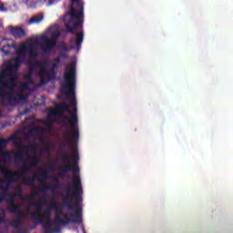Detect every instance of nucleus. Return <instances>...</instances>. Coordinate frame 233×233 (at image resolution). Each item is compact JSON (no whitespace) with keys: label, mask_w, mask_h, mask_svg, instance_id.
<instances>
[{"label":"nucleus","mask_w":233,"mask_h":233,"mask_svg":"<svg viewBox=\"0 0 233 233\" xmlns=\"http://www.w3.org/2000/svg\"><path fill=\"white\" fill-rule=\"evenodd\" d=\"M60 92L65 94L68 99L71 101V105L66 104V102H62L56 104L55 110L51 112L52 116H63L65 112H69V116H64L62 120L63 125H70L69 129L64 133V144L61 146L59 152L60 156H63L61 161L64 165H71L70 161H76L79 159V153H76L72 157L66 150V147L68 148H74V145H77L79 141V127H77V123L79 119L77 118V100H76V67H66L64 72V83L60 86ZM75 106L73 111H70V106Z\"/></svg>","instance_id":"1"},{"label":"nucleus","mask_w":233,"mask_h":233,"mask_svg":"<svg viewBox=\"0 0 233 233\" xmlns=\"http://www.w3.org/2000/svg\"><path fill=\"white\" fill-rule=\"evenodd\" d=\"M67 195L64 197V207H66L68 210H76L71 214V218L68 215L64 214L63 210H60L55 214V223L57 225H63L66 227L69 223H76L81 225L83 223V209L79 207L81 201H83V185L81 184V177L79 176L73 177V186L68 185L65 187Z\"/></svg>","instance_id":"2"},{"label":"nucleus","mask_w":233,"mask_h":233,"mask_svg":"<svg viewBox=\"0 0 233 233\" xmlns=\"http://www.w3.org/2000/svg\"><path fill=\"white\" fill-rule=\"evenodd\" d=\"M15 136H12L6 139L0 137V156L2 157L0 158V172L5 177L2 183L10 185V183H17V180L20 179L25 187H32L34 181H40V183L46 181L48 179V171L43 167H40L38 172L33 177H25L19 172L12 171V169L3 167L2 163L6 164L8 160L12 158V152L6 150V147L10 141H15Z\"/></svg>","instance_id":"3"},{"label":"nucleus","mask_w":233,"mask_h":233,"mask_svg":"<svg viewBox=\"0 0 233 233\" xmlns=\"http://www.w3.org/2000/svg\"><path fill=\"white\" fill-rule=\"evenodd\" d=\"M72 5L76 4L78 12L74 8V5H70L69 14H66L64 21L67 34H75L76 28L83 27V14L84 5L81 0H71ZM69 15V20L66 22V17Z\"/></svg>","instance_id":"4"},{"label":"nucleus","mask_w":233,"mask_h":233,"mask_svg":"<svg viewBox=\"0 0 233 233\" xmlns=\"http://www.w3.org/2000/svg\"><path fill=\"white\" fill-rule=\"evenodd\" d=\"M9 82H5L6 79V73H0V99H7L9 103L17 105V98L14 96V88L17 86L15 78L12 73L9 74Z\"/></svg>","instance_id":"5"},{"label":"nucleus","mask_w":233,"mask_h":233,"mask_svg":"<svg viewBox=\"0 0 233 233\" xmlns=\"http://www.w3.org/2000/svg\"><path fill=\"white\" fill-rule=\"evenodd\" d=\"M46 61L40 62L36 60L29 66V72H34L35 68L39 69L38 76L40 77V85H46V83L52 81V74L46 71Z\"/></svg>","instance_id":"6"},{"label":"nucleus","mask_w":233,"mask_h":233,"mask_svg":"<svg viewBox=\"0 0 233 233\" xmlns=\"http://www.w3.org/2000/svg\"><path fill=\"white\" fill-rule=\"evenodd\" d=\"M61 35L59 31H55L52 33V39L49 40L46 35L41 36V41L45 44V46H42V51L44 54H48V52H52L56 46H57V38Z\"/></svg>","instance_id":"7"},{"label":"nucleus","mask_w":233,"mask_h":233,"mask_svg":"<svg viewBox=\"0 0 233 233\" xmlns=\"http://www.w3.org/2000/svg\"><path fill=\"white\" fill-rule=\"evenodd\" d=\"M32 207H35L36 209L35 212L31 214V219L33 221H36V225H43V213H41V210H43V207L46 205V200H38L35 201L32 204Z\"/></svg>","instance_id":"8"},{"label":"nucleus","mask_w":233,"mask_h":233,"mask_svg":"<svg viewBox=\"0 0 233 233\" xmlns=\"http://www.w3.org/2000/svg\"><path fill=\"white\" fill-rule=\"evenodd\" d=\"M37 43H30L27 46L22 45L20 49L16 51V55L21 57V56H25V54H28L29 57H38L39 53L35 49V46Z\"/></svg>","instance_id":"9"},{"label":"nucleus","mask_w":233,"mask_h":233,"mask_svg":"<svg viewBox=\"0 0 233 233\" xmlns=\"http://www.w3.org/2000/svg\"><path fill=\"white\" fill-rule=\"evenodd\" d=\"M0 48L2 52H4L5 56H10V54H14V52H15L17 44L14 41V39L4 38L0 42Z\"/></svg>","instance_id":"10"},{"label":"nucleus","mask_w":233,"mask_h":233,"mask_svg":"<svg viewBox=\"0 0 233 233\" xmlns=\"http://www.w3.org/2000/svg\"><path fill=\"white\" fill-rule=\"evenodd\" d=\"M42 216H44L43 224H42L44 225V232L54 233V230H52V225H57V223H56L55 220L52 222V213L50 212V210H44ZM58 225H63V224H58Z\"/></svg>","instance_id":"11"},{"label":"nucleus","mask_w":233,"mask_h":233,"mask_svg":"<svg viewBox=\"0 0 233 233\" xmlns=\"http://www.w3.org/2000/svg\"><path fill=\"white\" fill-rule=\"evenodd\" d=\"M23 65V59H21V56L14 57L12 60L7 61L6 63V70L2 72V74L6 75V77H8L7 72H17L19 68H21V66Z\"/></svg>","instance_id":"12"},{"label":"nucleus","mask_w":233,"mask_h":233,"mask_svg":"<svg viewBox=\"0 0 233 233\" xmlns=\"http://www.w3.org/2000/svg\"><path fill=\"white\" fill-rule=\"evenodd\" d=\"M28 152L35 154V152H37V146L35 144H30L26 149L15 152V159H16L17 161H25V156H28Z\"/></svg>","instance_id":"13"},{"label":"nucleus","mask_w":233,"mask_h":233,"mask_svg":"<svg viewBox=\"0 0 233 233\" xmlns=\"http://www.w3.org/2000/svg\"><path fill=\"white\" fill-rule=\"evenodd\" d=\"M40 161L41 158L35 155L31 157V162L29 163V165H24L21 167L20 172H18V174H22V176L24 177L25 174H30V172H32V167H37Z\"/></svg>","instance_id":"14"},{"label":"nucleus","mask_w":233,"mask_h":233,"mask_svg":"<svg viewBox=\"0 0 233 233\" xmlns=\"http://www.w3.org/2000/svg\"><path fill=\"white\" fill-rule=\"evenodd\" d=\"M58 170L60 177H65L67 172H73L74 176H76L79 172V166L68 164L64 166V167H59Z\"/></svg>","instance_id":"15"},{"label":"nucleus","mask_w":233,"mask_h":233,"mask_svg":"<svg viewBox=\"0 0 233 233\" xmlns=\"http://www.w3.org/2000/svg\"><path fill=\"white\" fill-rule=\"evenodd\" d=\"M9 33L14 35L15 39H23L26 35V32L21 26H10Z\"/></svg>","instance_id":"16"},{"label":"nucleus","mask_w":233,"mask_h":233,"mask_svg":"<svg viewBox=\"0 0 233 233\" xmlns=\"http://www.w3.org/2000/svg\"><path fill=\"white\" fill-rule=\"evenodd\" d=\"M15 194L11 195L8 198L7 203L9 204L7 207V210L9 212H15L16 208H19V206L15 205Z\"/></svg>","instance_id":"17"},{"label":"nucleus","mask_w":233,"mask_h":233,"mask_svg":"<svg viewBox=\"0 0 233 233\" xmlns=\"http://www.w3.org/2000/svg\"><path fill=\"white\" fill-rule=\"evenodd\" d=\"M76 34V40H75V46L77 50L81 48V45H83V40L85 39V34H83V31L78 33H73Z\"/></svg>","instance_id":"18"},{"label":"nucleus","mask_w":233,"mask_h":233,"mask_svg":"<svg viewBox=\"0 0 233 233\" xmlns=\"http://www.w3.org/2000/svg\"><path fill=\"white\" fill-rule=\"evenodd\" d=\"M43 19H45V15L43 13L35 15L28 20L27 25H39Z\"/></svg>","instance_id":"19"},{"label":"nucleus","mask_w":233,"mask_h":233,"mask_svg":"<svg viewBox=\"0 0 233 233\" xmlns=\"http://www.w3.org/2000/svg\"><path fill=\"white\" fill-rule=\"evenodd\" d=\"M10 213L16 216V220L21 221L22 223L25 221V211L21 210L19 208H16L15 211H11Z\"/></svg>","instance_id":"20"},{"label":"nucleus","mask_w":233,"mask_h":233,"mask_svg":"<svg viewBox=\"0 0 233 233\" xmlns=\"http://www.w3.org/2000/svg\"><path fill=\"white\" fill-rule=\"evenodd\" d=\"M52 68L51 70H56V68H59L61 65V56H57L52 60Z\"/></svg>","instance_id":"21"},{"label":"nucleus","mask_w":233,"mask_h":233,"mask_svg":"<svg viewBox=\"0 0 233 233\" xmlns=\"http://www.w3.org/2000/svg\"><path fill=\"white\" fill-rule=\"evenodd\" d=\"M49 208L51 210H56V214H57V212H60V210H62V209H59V204L57 202H52L49 206Z\"/></svg>","instance_id":"22"},{"label":"nucleus","mask_w":233,"mask_h":233,"mask_svg":"<svg viewBox=\"0 0 233 233\" xmlns=\"http://www.w3.org/2000/svg\"><path fill=\"white\" fill-rule=\"evenodd\" d=\"M48 119L51 122H48L46 124V132H51V130H52V123L56 122V119L52 118V116H48Z\"/></svg>","instance_id":"23"},{"label":"nucleus","mask_w":233,"mask_h":233,"mask_svg":"<svg viewBox=\"0 0 233 233\" xmlns=\"http://www.w3.org/2000/svg\"><path fill=\"white\" fill-rule=\"evenodd\" d=\"M1 190H2V194L4 196V198H1L0 199H3V201H5V198H6V196H8V187H1Z\"/></svg>","instance_id":"24"},{"label":"nucleus","mask_w":233,"mask_h":233,"mask_svg":"<svg viewBox=\"0 0 233 233\" xmlns=\"http://www.w3.org/2000/svg\"><path fill=\"white\" fill-rule=\"evenodd\" d=\"M11 225H12V227H14V228H19V227H21V225H23V222L21 220L15 219L11 222Z\"/></svg>","instance_id":"25"},{"label":"nucleus","mask_w":233,"mask_h":233,"mask_svg":"<svg viewBox=\"0 0 233 233\" xmlns=\"http://www.w3.org/2000/svg\"><path fill=\"white\" fill-rule=\"evenodd\" d=\"M0 12H8V8L2 1H0Z\"/></svg>","instance_id":"26"},{"label":"nucleus","mask_w":233,"mask_h":233,"mask_svg":"<svg viewBox=\"0 0 233 233\" xmlns=\"http://www.w3.org/2000/svg\"><path fill=\"white\" fill-rule=\"evenodd\" d=\"M17 100V103H19V99L20 101H25L26 96H23L22 94H17L16 96H15Z\"/></svg>","instance_id":"27"},{"label":"nucleus","mask_w":233,"mask_h":233,"mask_svg":"<svg viewBox=\"0 0 233 233\" xmlns=\"http://www.w3.org/2000/svg\"><path fill=\"white\" fill-rule=\"evenodd\" d=\"M46 190H52V187L50 185H44L41 188V192H46Z\"/></svg>","instance_id":"28"},{"label":"nucleus","mask_w":233,"mask_h":233,"mask_svg":"<svg viewBox=\"0 0 233 233\" xmlns=\"http://www.w3.org/2000/svg\"><path fill=\"white\" fill-rule=\"evenodd\" d=\"M25 79H27V82L25 83H28V85H34V79L32 78V75L29 74L25 76Z\"/></svg>","instance_id":"29"},{"label":"nucleus","mask_w":233,"mask_h":233,"mask_svg":"<svg viewBox=\"0 0 233 233\" xmlns=\"http://www.w3.org/2000/svg\"><path fill=\"white\" fill-rule=\"evenodd\" d=\"M53 187H54V188H59V179L57 177L54 178Z\"/></svg>","instance_id":"30"},{"label":"nucleus","mask_w":233,"mask_h":233,"mask_svg":"<svg viewBox=\"0 0 233 233\" xmlns=\"http://www.w3.org/2000/svg\"><path fill=\"white\" fill-rule=\"evenodd\" d=\"M37 196H39V191H35L34 193L28 196V199H35Z\"/></svg>","instance_id":"31"},{"label":"nucleus","mask_w":233,"mask_h":233,"mask_svg":"<svg viewBox=\"0 0 233 233\" xmlns=\"http://www.w3.org/2000/svg\"><path fill=\"white\" fill-rule=\"evenodd\" d=\"M28 85H30V84H28V83H24V84H22L21 85V88H22V90H28Z\"/></svg>","instance_id":"32"},{"label":"nucleus","mask_w":233,"mask_h":233,"mask_svg":"<svg viewBox=\"0 0 233 233\" xmlns=\"http://www.w3.org/2000/svg\"><path fill=\"white\" fill-rule=\"evenodd\" d=\"M45 152H46V154H50V145L46 144L45 147Z\"/></svg>","instance_id":"33"},{"label":"nucleus","mask_w":233,"mask_h":233,"mask_svg":"<svg viewBox=\"0 0 233 233\" xmlns=\"http://www.w3.org/2000/svg\"><path fill=\"white\" fill-rule=\"evenodd\" d=\"M58 57H60V60H61L62 57L66 59V57H68V56L66 54H61V55L58 56Z\"/></svg>","instance_id":"34"},{"label":"nucleus","mask_w":233,"mask_h":233,"mask_svg":"<svg viewBox=\"0 0 233 233\" xmlns=\"http://www.w3.org/2000/svg\"><path fill=\"white\" fill-rule=\"evenodd\" d=\"M14 145H15V147H19V146H21V142H19V141H15V142H14Z\"/></svg>","instance_id":"35"},{"label":"nucleus","mask_w":233,"mask_h":233,"mask_svg":"<svg viewBox=\"0 0 233 233\" xmlns=\"http://www.w3.org/2000/svg\"><path fill=\"white\" fill-rule=\"evenodd\" d=\"M25 232H26L25 229H20L17 231V233H25Z\"/></svg>","instance_id":"36"},{"label":"nucleus","mask_w":233,"mask_h":233,"mask_svg":"<svg viewBox=\"0 0 233 233\" xmlns=\"http://www.w3.org/2000/svg\"><path fill=\"white\" fill-rule=\"evenodd\" d=\"M0 223H5V218H0Z\"/></svg>","instance_id":"37"},{"label":"nucleus","mask_w":233,"mask_h":233,"mask_svg":"<svg viewBox=\"0 0 233 233\" xmlns=\"http://www.w3.org/2000/svg\"><path fill=\"white\" fill-rule=\"evenodd\" d=\"M18 190H19V192H20V193L18 194V196H21V192H22V191H21V187H18Z\"/></svg>","instance_id":"38"},{"label":"nucleus","mask_w":233,"mask_h":233,"mask_svg":"<svg viewBox=\"0 0 233 233\" xmlns=\"http://www.w3.org/2000/svg\"><path fill=\"white\" fill-rule=\"evenodd\" d=\"M56 232H61V229L58 228L56 229Z\"/></svg>","instance_id":"39"},{"label":"nucleus","mask_w":233,"mask_h":233,"mask_svg":"<svg viewBox=\"0 0 233 233\" xmlns=\"http://www.w3.org/2000/svg\"><path fill=\"white\" fill-rule=\"evenodd\" d=\"M82 230L84 233H86V230H85V227H82Z\"/></svg>","instance_id":"40"},{"label":"nucleus","mask_w":233,"mask_h":233,"mask_svg":"<svg viewBox=\"0 0 233 233\" xmlns=\"http://www.w3.org/2000/svg\"><path fill=\"white\" fill-rule=\"evenodd\" d=\"M54 0L49 2V5H54Z\"/></svg>","instance_id":"41"},{"label":"nucleus","mask_w":233,"mask_h":233,"mask_svg":"<svg viewBox=\"0 0 233 233\" xmlns=\"http://www.w3.org/2000/svg\"><path fill=\"white\" fill-rule=\"evenodd\" d=\"M0 28H3V23L0 22Z\"/></svg>","instance_id":"42"},{"label":"nucleus","mask_w":233,"mask_h":233,"mask_svg":"<svg viewBox=\"0 0 233 233\" xmlns=\"http://www.w3.org/2000/svg\"><path fill=\"white\" fill-rule=\"evenodd\" d=\"M64 50H66V51L68 50V47L65 46V47H64Z\"/></svg>","instance_id":"43"},{"label":"nucleus","mask_w":233,"mask_h":233,"mask_svg":"<svg viewBox=\"0 0 233 233\" xmlns=\"http://www.w3.org/2000/svg\"><path fill=\"white\" fill-rule=\"evenodd\" d=\"M39 128H40L39 127H35V130H39Z\"/></svg>","instance_id":"44"},{"label":"nucleus","mask_w":233,"mask_h":233,"mask_svg":"<svg viewBox=\"0 0 233 233\" xmlns=\"http://www.w3.org/2000/svg\"><path fill=\"white\" fill-rule=\"evenodd\" d=\"M0 203H3V198H0Z\"/></svg>","instance_id":"45"},{"label":"nucleus","mask_w":233,"mask_h":233,"mask_svg":"<svg viewBox=\"0 0 233 233\" xmlns=\"http://www.w3.org/2000/svg\"><path fill=\"white\" fill-rule=\"evenodd\" d=\"M38 1H41V0H38Z\"/></svg>","instance_id":"46"}]
</instances>
